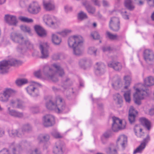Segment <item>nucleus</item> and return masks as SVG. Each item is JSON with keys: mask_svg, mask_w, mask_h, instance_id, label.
I'll return each mask as SVG.
<instances>
[{"mask_svg": "<svg viewBox=\"0 0 154 154\" xmlns=\"http://www.w3.org/2000/svg\"><path fill=\"white\" fill-rule=\"evenodd\" d=\"M57 73L60 76H62L64 72L59 63H54L51 66L47 64L45 65L42 72L40 70H39L34 72V75L38 78L48 79L54 82H56L58 80L57 75Z\"/></svg>", "mask_w": 154, "mask_h": 154, "instance_id": "1", "label": "nucleus"}, {"mask_svg": "<svg viewBox=\"0 0 154 154\" xmlns=\"http://www.w3.org/2000/svg\"><path fill=\"white\" fill-rule=\"evenodd\" d=\"M84 39L80 35H75L69 37L68 40L69 47L72 48L74 54L79 55L81 54L83 49Z\"/></svg>", "mask_w": 154, "mask_h": 154, "instance_id": "2", "label": "nucleus"}, {"mask_svg": "<svg viewBox=\"0 0 154 154\" xmlns=\"http://www.w3.org/2000/svg\"><path fill=\"white\" fill-rule=\"evenodd\" d=\"M46 106L49 110H53L58 113L67 111V108L65 107V103L60 96L57 97L55 101L50 100L47 102Z\"/></svg>", "mask_w": 154, "mask_h": 154, "instance_id": "3", "label": "nucleus"}, {"mask_svg": "<svg viewBox=\"0 0 154 154\" xmlns=\"http://www.w3.org/2000/svg\"><path fill=\"white\" fill-rule=\"evenodd\" d=\"M28 145L29 143L26 140L19 143L13 142L10 146L9 150L4 149L0 151V154H19L22 146H26Z\"/></svg>", "mask_w": 154, "mask_h": 154, "instance_id": "4", "label": "nucleus"}, {"mask_svg": "<svg viewBox=\"0 0 154 154\" xmlns=\"http://www.w3.org/2000/svg\"><path fill=\"white\" fill-rule=\"evenodd\" d=\"M21 63V61L13 58L8 61H2L0 62V72L2 73L7 72L9 69V65L14 66L20 65Z\"/></svg>", "mask_w": 154, "mask_h": 154, "instance_id": "5", "label": "nucleus"}, {"mask_svg": "<svg viewBox=\"0 0 154 154\" xmlns=\"http://www.w3.org/2000/svg\"><path fill=\"white\" fill-rule=\"evenodd\" d=\"M43 20L47 26L53 28H57L60 23L57 17L50 15H45L44 17Z\"/></svg>", "mask_w": 154, "mask_h": 154, "instance_id": "6", "label": "nucleus"}, {"mask_svg": "<svg viewBox=\"0 0 154 154\" xmlns=\"http://www.w3.org/2000/svg\"><path fill=\"white\" fill-rule=\"evenodd\" d=\"M136 91V93L134 95V100L136 104L140 105L141 104L140 100L148 96L149 93L147 89L137 88Z\"/></svg>", "mask_w": 154, "mask_h": 154, "instance_id": "7", "label": "nucleus"}, {"mask_svg": "<svg viewBox=\"0 0 154 154\" xmlns=\"http://www.w3.org/2000/svg\"><path fill=\"white\" fill-rule=\"evenodd\" d=\"M32 84L26 88L27 93L30 95L35 97L39 94L38 88L41 86L40 83L35 81H32Z\"/></svg>", "mask_w": 154, "mask_h": 154, "instance_id": "8", "label": "nucleus"}, {"mask_svg": "<svg viewBox=\"0 0 154 154\" xmlns=\"http://www.w3.org/2000/svg\"><path fill=\"white\" fill-rule=\"evenodd\" d=\"M16 92V91L13 89L10 88H5L3 91V93H0V100L4 102H7L9 98Z\"/></svg>", "mask_w": 154, "mask_h": 154, "instance_id": "9", "label": "nucleus"}, {"mask_svg": "<svg viewBox=\"0 0 154 154\" xmlns=\"http://www.w3.org/2000/svg\"><path fill=\"white\" fill-rule=\"evenodd\" d=\"M33 44L28 39H25L24 38L23 44H19L17 47V50L18 52L23 53L26 51V49L31 50L33 49Z\"/></svg>", "mask_w": 154, "mask_h": 154, "instance_id": "10", "label": "nucleus"}, {"mask_svg": "<svg viewBox=\"0 0 154 154\" xmlns=\"http://www.w3.org/2000/svg\"><path fill=\"white\" fill-rule=\"evenodd\" d=\"M41 10V5L38 2L32 1L29 5L28 11L32 14H36L39 13Z\"/></svg>", "mask_w": 154, "mask_h": 154, "instance_id": "11", "label": "nucleus"}, {"mask_svg": "<svg viewBox=\"0 0 154 154\" xmlns=\"http://www.w3.org/2000/svg\"><path fill=\"white\" fill-rule=\"evenodd\" d=\"M39 48L42 54L41 57L45 58L48 57L49 46L46 42L44 41H40L39 43Z\"/></svg>", "mask_w": 154, "mask_h": 154, "instance_id": "12", "label": "nucleus"}, {"mask_svg": "<svg viewBox=\"0 0 154 154\" xmlns=\"http://www.w3.org/2000/svg\"><path fill=\"white\" fill-rule=\"evenodd\" d=\"M42 120L43 125L46 127L51 126L55 123L54 117L51 115H46L44 116Z\"/></svg>", "mask_w": 154, "mask_h": 154, "instance_id": "13", "label": "nucleus"}, {"mask_svg": "<svg viewBox=\"0 0 154 154\" xmlns=\"http://www.w3.org/2000/svg\"><path fill=\"white\" fill-rule=\"evenodd\" d=\"M113 123L112 129L114 131H117L119 130L125 128V126H122V121L118 118L113 117L112 118Z\"/></svg>", "mask_w": 154, "mask_h": 154, "instance_id": "14", "label": "nucleus"}, {"mask_svg": "<svg viewBox=\"0 0 154 154\" xmlns=\"http://www.w3.org/2000/svg\"><path fill=\"white\" fill-rule=\"evenodd\" d=\"M72 80L68 78H67L66 80L63 82L62 83L61 90L63 92H66V94L68 92H72V93L74 92L72 91V89L69 88L68 87L71 86L73 84Z\"/></svg>", "mask_w": 154, "mask_h": 154, "instance_id": "15", "label": "nucleus"}, {"mask_svg": "<svg viewBox=\"0 0 154 154\" xmlns=\"http://www.w3.org/2000/svg\"><path fill=\"white\" fill-rule=\"evenodd\" d=\"M10 39L14 42L23 44L24 37L21 34L16 32H12L10 35Z\"/></svg>", "mask_w": 154, "mask_h": 154, "instance_id": "16", "label": "nucleus"}, {"mask_svg": "<svg viewBox=\"0 0 154 154\" xmlns=\"http://www.w3.org/2000/svg\"><path fill=\"white\" fill-rule=\"evenodd\" d=\"M110 29L114 31H118L120 28L119 19L117 17L111 18L109 23Z\"/></svg>", "mask_w": 154, "mask_h": 154, "instance_id": "17", "label": "nucleus"}, {"mask_svg": "<svg viewBox=\"0 0 154 154\" xmlns=\"http://www.w3.org/2000/svg\"><path fill=\"white\" fill-rule=\"evenodd\" d=\"M5 20L8 24L16 26L17 23L16 17L13 15L6 14L4 17Z\"/></svg>", "mask_w": 154, "mask_h": 154, "instance_id": "18", "label": "nucleus"}, {"mask_svg": "<svg viewBox=\"0 0 154 154\" xmlns=\"http://www.w3.org/2000/svg\"><path fill=\"white\" fill-rule=\"evenodd\" d=\"M105 66L104 64L99 62L96 63L95 71V74L97 75L100 76L105 72Z\"/></svg>", "mask_w": 154, "mask_h": 154, "instance_id": "19", "label": "nucleus"}, {"mask_svg": "<svg viewBox=\"0 0 154 154\" xmlns=\"http://www.w3.org/2000/svg\"><path fill=\"white\" fill-rule=\"evenodd\" d=\"M149 140V137L148 135L146 138L144 139L143 142L141 143L140 145L134 151L133 154L141 153L145 148L146 143Z\"/></svg>", "mask_w": 154, "mask_h": 154, "instance_id": "20", "label": "nucleus"}, {"mask_svg": "<svg viewBox=\"0 0 154 154\" xmlns=\"http://www.w3.org/2000/svg\"><path fill=\"white\" fill-rule=\"evenodd\" d=\"M63 146L59 142L56 143L53 148V152L54 154H63Z\"/></svg>", "mask_w": 154, "mask_h": 154, "instance_id": "21", "label": "nucleus"}, {"mask_svg": "<svg viewBox=\"0 0 154 154\" xmlns=\"http://www.w3.org/2000/svg\"><path fill=\"white\" fill-rule=\"evenodd\" d=\"M117 143L120 144L123 149H124L127 145V137L124 135H120L117 140Z\"/></svg>", "mask_w": 154, "mask_h": 154, "instance_id": "22", "label": "nucleus"}, {"mask_svg": "<svg viewBox=\"0 0 154 154\" xmlns=\"http://www.w3.org/2000/svg\"><path fill=\"white\" fill-rule=\"evenodd\" d=\"M144 58L146 61H152L154 59V54L153 52L149 49L145 50L144 52Z\"/></svg>", "mask_w": 154, "mask_h": 154, "instance_id": "23", "label": "nucleus"}, {"mask_svg": "<svg viewBox=\"0 0 154 154\" xmlns=\"http://www.w3.org/2000/svg\"><path fill=\"white\" fill-rule=\"evenodd\" d=\"M137 113V112L135 110L133 106H131L129 110L128 120L130 123L132 124L135 121V115Z\"/></svg>", "mask_w": 154, "mask_h": 154, "instance_id": "24", "label": "nucleus"}, {"mask_svg": "<svg viewBox=\"0 0 154 154\" xmlns=\"http://www.w3.org/2000/svg\"><path fill=\"white\" fill-rule=\"evenodd\" d=\"M7 112L10 115L14 117L21 118L23 116L22 113L11 109L10 107H8V108Z\"/></svg>", "mask_w": 154, "mask_h": 154, "instance_id": "25", "label": "nucleus"}, {"mask_svg": "<svg viewBox=\"0 0 154 154\" xmlns=\"http://www.w3.org/2000/svg\"><path fill=\"white\" fill-rule=\"evenodd\" d=\"M109 67L113 68L116 71H120L122 68L121 63L119 62H110L108 63Z\"/></svg>", "mask_w": 154, "mask_h": 154, "instance_id": "26", "label": "nucleus"}, {"mask_svg": "<svg viewBox=\"0 0 154 154\" xmlns=\"http://www.w3.org/2000/svg\"><path fill=\"white\" fill-rule=\"evenodd\" d=\"M43 5L44 8L47 11L53 10L55 8L53 2L51 1H43Z\"/></svg>", "mask_w": 154, "mask_h": 154, "instance_id": "27", "label": "nucleus"}, {"mask_svg": "<svg viewBox=\"0 0 154 154\" xmlns=\"http://www.w3.org/2000/svg\"><path fill=\"white\" fill-rule=\"evenodd\" d=\"M83 5L89 13L93 14L95 12V8L90 5V2L89 1L86 0L84 1L83 2Z\"/></svg>", "mask_w": 154, "mask_h": 154, "instance_id": "28", "label": "nucleus"}, {"mask_svg": "<svg viewBox=\"0 0 154 154\" xmlns=\"http://www.w3.org/2000/svg\"><path fill=\"white\" fill-rule=\"evenodd\" d=\"M124 82V89H128L130 87L132 81L131 76V75H126L123 77Z\"/></svg>", "mask_w": 154, "mask_h": 154, "instance_id": "29", "label": "nucleus"}, {"mask_svg": "<svg viewBox=\"0 0 154 154\" xmlns=\"http://www.w3.org/2000/svg\"><path fill=\"white\" fill-rule=\"evenodd\" d=\"M34 29L39 36L43 37L46 36V31L41 26L39 25H35L34 26Z\"/></svg>", "mask_w": 154, "mask_h": 154, "instance_id": "30", "label": "nucleus"}, {"mask_svg": "<svg viewBox=\"0 0 154 154\" xmlns=\"http://www.w3.org/2000/svg\"><path fill=\"white\" fill-rule=\"evenodd\" d=\"M57 32L53 33L51 35V40L52 42L56 45H58L60 44L62 40L57 35Z\"/></svg>", "mask_w": 154, "mask_h": 154, "instance_id": "31", "label": "nucleus"}, {"mask_svg": "<svg viewBox=\"0 0 154 154\" xmlns=\"http://www.w3.org/2000/svg\"><path fill=\"white\" fill-rule=\"evenodd\" d=\"M144 84L145 86H151L154 85V77L150 76L144 79Z\"/></svg>", "mask_w": 154, "mask_h": 154, "instance_id": "32", "label": "nucleus"}, {"mask_svg": "<svg viewBox=\"0 0 154 154\" xmlns=\"http://www.w3.org/2000/svg\"><path fill=\"white\" fill-rule=\"evenodd\" d=\"M140 120L143 125L148 130H149L150 129L151 123L147 119L144 117H143L140 118Z\"/></svg>", "mask_w": 154, "mask_h": 154, "instance_id": "33", "label": "nucleus"}, {"mask_svg": "<svg viewBox=\"0 0 154 154\" xmlns=\"http://www.w3.org/2000/svg\"><path fill=\"white\" fill-rule=\"evenodd\" d=\"M50 139L49 136L48 134H40L37 137V141L39 143L44 141H48Z\"/></svg>", "mask_w": 154, "mask_h": 154, "instance_id": "34", "label": "nucleus"}, {"mask_svg": "<svg viewBox=\"0 0 154 154\" xmlns=\"http://www.w3.org/2000/svg\"><path fill=\"white\" fill-rule=\"evenodd\" d=\"M134 131L136 135L139 137H141L143 134L142 132V129L139 125H136L134 128Z\"/></svg>", "mask_w": 154, "mask_h": 154, "instance_id": "35", "label": "nucleus"}, {"mask_svg": "<svg viewBox=\"0 0 154 154\" xmlns=\"http://www.w3.org/2000/svg\"><path fill=\"white\" fill-rule=\"evenodd\" d=\"M125 5L127 8L130 10H133L134 8L132 4V0H125Z\"/></svg>", "mask_w": 154, "mask_h": 154, "instance_id": "36", "label": "nucleus"}, {"mask_svg": "<svg viewBox=\"0 0 154 154\" xmlns=\"http://www.w3.org/2000/svg\"><path fill=\"white\" fill-rule=\"evenodd\" d=\"M112 85L115 89H117L122 86V84L121 80L118 79L112 84Z\"/></svg>", "mask_w": 154, "mask_h": 154, "instance_id": "37", "label": "nucleus"}, {"mask_svg": "<svg viewBox=\"0 0 154 154\" xmlns=\"http://www.w3.org/2000/svg\"><path fill=\"white\" fill-rule=\"evenodd\" d=\"M131 93V90L129 89L125 92L124 94V96L126 102L129 103L130 102L131 100L130 97Z\"/></svg>", "mask_w": 154, "mask_h": 154, "instance_id": "38", "label": "nucleus"}, {"mask_svg": "<svg viewBox=\"0 0 154 154\" xmlns=\"http://www.w3.org/2000/svg\"><path fill=\"white\" fill-rule=\"evenodd\" d=\"M97 49L94 47H90L88 48L87 52L89 54L93 55L95 56L97 55Z\"/></svg>", "mask_w": 154, "mask_h": 154, "instance_id": "39", "label": "nucleus"}, {"mask_svg": "<svg viewBox=\"0 0 154 154\" xmlns=\"http://www.w3.org/2000/svg\"><path fill=\"white\" fill-rule=\"evenodd\" d=\"M106 34L108 38L112 40H118L119 39V36L116 35H114L109 31H107Z\"/></svg>", "mask_w": 154, "mask_h": 154, "instance_id": "40", "label": "nucleus"}, {"mask_svg": "<svg viewBox=\"0 0 154 154\" xmlns=\"http://www.w3.org/2000/svg\"><path fill=\"white\" fill-rule=\"evenodd\" d=\"M27 79H22L17 80L16 81V84L18 86H21L22 85L26 84L28 83Z\"/></svg>", "mask_w": 154, "mask_h": 154, "instance_id": "41", "label": "nucleus"}, {"mask_svg": "<svg viewBox=\"0 0 154 154\" xmlns=\"http://www.w3.org/2000/svg\"><path fill=\"white\" fill-rule=\"evenodd\" d=\"M19 19L21 21L27 23H32L33 22V20L30 18L23 16H20L19 18Z\"/></svg>", "mask_w": 154, "mask_h": 154, "instance_id": "42", "label": "nucleus"}, {"mask_svg": "<svg viewBox=\"0 0 154 154\" xmlns=\"http://www.w3.org/2000/svg\"><path fill=\"white\" fill-rule=\"evenodd\" d=\"M71 32L72 31L70 29H66L61 32H57V33L63 36H65L68 34L71 33Z\"/></svg>", "mask_w": 154, "mask_h": 154, "instance_id": "43", "label": "nucleus"}, {"mask_svg": "<svg viewBox=\"0 0 154 154\" xmlns=\"http://www.w3.org/2000/svg\"><path fill=\"white\" fill-rule=\"evenodd\" d=\"M87 18L86 13L83 11H81L78 14V19L80 20H82Z\"/></svg>", "mask_w": 154, "mask_h": 154, "instance_id": "44", "label": "nucleus"}, {"mask_svg": "<svg viewBox=\"0 0 154 154\" xmlns=\"http://www.w3.org/2000/svg\"><path fill=\"white\" fill-rule=\"evenodd\" d=\"M113 98L115 100H117L119 103H120L122 102V97L118 93H117L114 95Z\"/></svg>", "mask_w": 154, "mask_h": 154, "instance_id": "45", "label": "nucleus"}, {"mask_svg": "<svg viewBox=\"0 0 154 154\" xmlns=\"http://www.w3.org/2000/svg\"><path fill=\"white\" fill-rule=\"evenodd\" d=\"M25 131L22 128L17 129V137L20 138H22L24 137Z\"/></svg>", "mask_w": 154, "mask_h": 154, "instance_id": "46", "label": "nucleus"}, {"mask_svg": "<svg viewBox=\"0 0 154 154\" xmlns=\"http://www.w3.org/2000/svg\"><path fill=\"white\" fill-rule=\"evenodd\" d=\"M8 132L10 136L15 137L17 136V129H11L8 131Z\"/></svg>", "mask_w": 154, "mask_h": 154, "instance_id": "47", "label": "nucleus"}, {"mask_svg": "<svg viewBox=\"0 0 154 154\" xmlns=\"http://www.w3.org/2000/svg\"><path fill=\"white\" fill-rule=\"evenodd\" d=\"M31 126L29 124H27L24 125L22 128L25 132H29L32 129Z\"/></svg>", "mask_w": 154, "mask_h": 154, "instance_id": "48", "label": "nucleus"}, {"mask_svg": "<svg viewBox=\"0 0 154 154\" xmlns=\"http://www.w3.org/2000/svg\"><path fill=\"white\" fill-rule=\"evenodd\" d=\"M21 29L24 32H28L29 33L30 32V29L29 27L26 25H21L20 26Z\"/></svg>", "mask_w": 154, "mask_h": 154, "instance_id": "49", "label": "nucleus"}, {"mask_svg": "<svg viewBox=\"0 0 154 154\" xmlns=\"http://www.w3.org/2000/svg\"><path fill=\"white\" fill-rule=\"evenodd\" d=\"M91 36L94 39H99L100 38V35L98 32L96 31L92 32L91 33Z\"/></svg>", "mask_w": 154, "mask_h": 154, "instance_id": "50", "label": "nucleus"}, {"mask_svg": "<svg viewBox=\"0 0 154 154\" xmlns=\"http://www.w3.org/2000/svg\"><path fill=\"white\" fill-rule=\"evenodd\" d=\"M19 99L12 100H11L10 105L13 108H16L18 104Z\"/></svg>", "mask_w": 154, "mask_h": 154, "instance_id": "51", "label": "nucleus"}, {"mask_svg": "<svg viewBox=\"0 0 154 154\" xmlns=\"http://www.w3.org/2000/svg\"><path fill=\"white\" fill-rule=\"evenodd\" d=\"M51 134L55 138H60L61 137L60 134L56 130H53L51 132Z\"/></svg>", "mask_w": 154, "mask_h": 154, "instance_id": "52", "label": "nucleus"}, {"mask_svg": "<svg viewBox=\"0 0 154 154\" xmlns=\"http://www.w3.org/2000/svg\"><path fill=\"white\" fill-rule=\"evenodd\" d=\"M102 136L108 139L112 136V132L110 130L107 131L105 132Z\"/></svg>", "mask_w": 154, "mask_h": 154, "instance_id": "53", "label": "nucleus"}, {"mask_svg": "<svg viewBox=\"0 0 154 154\" xmlns=\"http://www.w3.org/2000/svg\"><path fill=\"white\" fill-rule=\"evenodd\" d=\"M121 14L123 16V17L125 19H128L129 17L125 9H123L121 11Z\"/></svg>", "mask_w": 154, "mask_h": 154, "instance_id": "54", "label": "nucleus"}, {"mask_svg": "<svg viewBox=\"0 0 154 154\" xmlns=\"http://www.w3.org/2000/svg\"><path fill=\"white\" fill-rule=\"evenodd\" d=\"M16 108L22 109L24 108V106H23V103L21 101L19 100L18 104H17Z\"/></svg>", "mask_w": 154, "mask_h": 154, "instance_id": "55", "label": "nucleus"}, {"mask_svg": "<svg viewBox=\"0 0 154 154\" xmlns=\"http://www.w3.org/2000/svg\"><path fill=\"white\" fill-rule=\"evenodd\" d=\"M27 0H20L19 1V5L22 8L25 7Z\"/></svg>", "mask_w": 154, "mask_h": 154, "instance_id": "56", "label": "nucleus"}, {"mask_svg": "<svg viewBox=\"0 0 154 154\" xmlns=\"http://www.w3.org/2000/svg\"><path fill=\"white\" fill-rule=\"evenodd\" d=\"M29 152L30 154H41L39 151V149L37 148H35L33 150H30Z\"/></svg>", "mask_w": 154, "mask_h": 154, "instance_id": "57", "label": "nucleus"}, {"mask_svg": "<svg viewBox=\"0 0 154 154\" xmlns=\"http://www.w3.org/2000/svg\"><path fill=\"white\" fill-rule=\"evenodd\" d=\"M31 111L33 113H38L39 110L38 108L35 107H32L30 109Z\"/></svg>", "mask_w": 154, "mask_h": 154, "instance_id": "58", "label": "nucleus"}, {"mask_svg": "<svg viewBox=\"0 0 154 154\" xmlns=\"http://www.w3.org/2000/svg\"><path fill=\"white\" fill-rule=\"evenodd\" d=\"M94 3V5L98 7H100L101 5L100 1L99 0H91Z\"/></svg>", "mask_w": 154, "mask_h": 154, "instance_id": "59", "label": "nucleus"}, {"mask_svg": "<svg viewBox=\"0 0 154 154\" xmlns=\"http://www.w3.org/2000/svg\"><path fill=\"white\" fill-rule=\"evenodd\" d=\"M100 138L101 142L103 144H105L107 143L108 139L107 138H105L102 136H101Z\"/></svg>", "mask_w": 154, "mask_h": 154, "instance_id": "60", "label": "nucleus"}, {"mask_svg": "<svg viewBox=\"0 0 154 154\" xmlns=\"http://www.w3.org/2000/svg\"><path fill=\"white\" fill-rule=\"evenodd\" d=\"M109 152V154H117V152L116 149H114L113 150H111V148L109 147L108 149Z\"/></svg>", "mask_w": 154, "mask_h": 154, "instance_id": "61", "label": "nucleus"}, {"mask_svg": "<svg viewBox=\"0 0 154 154\" xmlns=\"http://www.w3.org/2000/svg\"><path fill=\"white\" fill-rule=\"evenodd\" d=\"M111 49V48L109 46L103 47L102 48V50L104 52L109 51Z\"/></svg>", "mask_w": 154, "mask_h": 154, "instance_id": "62", "label": "nucleus"}, {"mask_svg": "<svg viewBox=\"0 0 154 154\" xmlns=\"http://www.w3.org/2000/svg\"><path fill=\"white\" fill-rule=\"evenodd\" d=\"M137 0H134L136 1ZM150 6H154V0H146Z\"/></svg>", "mask_w": 154, "mask_h": 154, "instance_id": "63", "label": "nucleus"}, {"mask_svg": "<svg viewBox=\"0 0 154 154\" xmlns=\"http://www.w3.org/2000/svg\"><path fill=\"white\" fill-rule=\"evenodd\" d=\"M64 9L66 12H68L69 11H71L72 9V8L68 5H66L64 7Z\"/></svg>", "mask_w": 154, "mask_h": 154, "instance_id": "64", "label": "nucleus"}]
</instances>
